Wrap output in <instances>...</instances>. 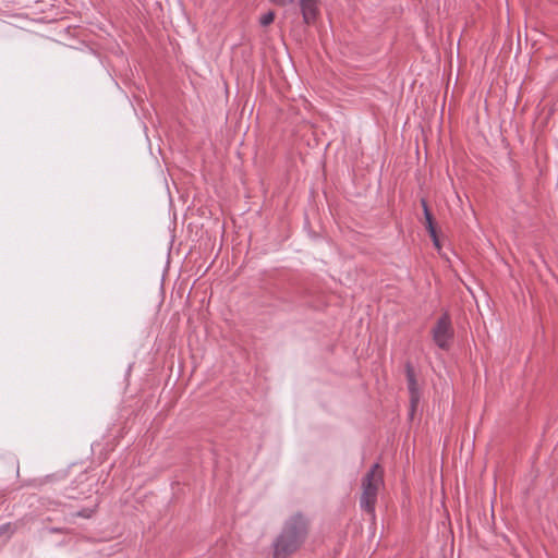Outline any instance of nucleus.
I'll return each mask as SVG.
<instances>
[{
    "mask_svg": "<svg viewBox=\"0 0 558 558\" xmlns=\"http://www.w3.org/2000/svg\"><path fill=\"white\" fill-rule=\"evenodd\" d=\"M308 535V520L301 513L289 518L272 542V558H290L304 544Z\"/></svg>",
    "mask_w": 558,
    "mask_h": 558,
    "instance_id": "obj_1",
    "label": "nucleus"
},
{
    "mask_svg": "<svg viewBox=\"0 0 558 558\" xmlns=\"http://www.w3.org/2000/svg\"><path fill=\"white\" fill-rule=\"evenodd\" d=\"M383 487L384 471L378 463H375L362 478V494L360 498L361 508L373 518L375 517L378 493Z\"/></svg>",
    "mask_w": 558,
    "mask_h": 558,
    "instance_id": "obj_2",
    "label": "nucleus"
},
{
    "mask_svg": "<svg viewBox=\"0 0 558 558\" xmlns=\"http://www.w3.org/2000/svg\"><path fill=\"white\" fill-rule=\"evenodd\" d=\"M433 339L434 342L439 347H448L450 345V340L453 336V330L451 327V320L448 314H442L436 322L433 330Z\"/></svg>",
    "mask_w": 558,
    "mask_h": 558,
    "instance_id": "obj_3",
    "label": "nucleus"
},
{
    "mask_svg": "<svg viewBox=\"0 0 558 558\" xmlns=\"http://www.w3.org/2000/svg\"><path fill=\"white\" fill-rule=\"evenodd\" d=\"M303 22L314 24L320 15V0H296Z\"/></svg>",
    "mask_w": 558,
    "mask_h": 558,
    "instance_id": "obj_4",
    "label": "nucleus"
},
{
    "mask_svg": "<svg viewBox=\"0 0 558 558\" xmlns=\"http://www.w3.org/2000/svg\"><path fill=\"white\" fill-rule=\"evenodd\" d=\"M405 373L408 379V388L410 392L411 409L413 413L420 401V389L417 386L414 368L410 363L405 365Z\"/></svg>",
    "mask_w": 558,
    "mask_h": 558,
    "instance_id": "obj_5",
    "label": "nucleus"
},
{
    "mask_svg": "<svg viewBox=\"0 0 558 558\" xmlns=\"http://www.w3.org/2000/svg\"><path fill=\"white\" fill-rule=\"evenodd\" d=\"M422 207H423V210H424L425 223H426V228L428 230V233L433 232V231H436V228H435L434 221H433V216H432V214H430V211L428 209L426 201H424V199H422Z\"/></svg>",
    "mask_w": 558,
    "mask_h": 558,
    "instance_id": "obj_6",
    "label": "nucleus"
},
{
    "mask_svg": "<svg viewBox=\"0 0 558 558\" xmlns=\"http://www.w3.org/2000/svg\"><path fill=\"white\" fill-rule=\"evenodd\" d=\"M274 20H275V12L269 11L266 14L260 16L259 23L263 26H268L269 24H271L274 22Z\"/></svg>",
    "mask_w": 558,
    "mask_h": 558,
    "instance_id": "obj_7",
    "label": "nucleus"
},
{
    "mask_svg": "<svg viewBox=\"0 0 558 558\" xmlns=\"http://www.w3.org/2000/svg\"><path fill=\"white\" fill-rule=\"evenodd\" d=\"M429 235L433 240V243L435 245V247L440 251L441 246H440V242H439V239H438V235H437V232L436 231H433V232H429Z\"/></svg>",
    "mask_w": 558,
    "mask_h": 558,
    "instance_id": "obj_8",
    "label": "nucleus"
},
{
    "mask_svg": "<svg viewBox=\"0 0 558 558\" xmlns=\"http://www.w3.org/2000/svg\"><path fill=\"white\" fill-rule=\"evenodd\" d=\"M94 513V510H90V509H85V510H82L80 512L76 513L77 517H83V518H90Z\"/></svg>",
    "mask_w": 558,
    "mask_h": 558,
    "instance_id": "obj_9",
    "label": "nucleus"
},
{
    "mask_svg": "<svg viewBox=\"0 0 558 558\" xmlns=\"http://www.w3.org/2000/svg\"><path fill=\"white\" fill-rule=\"evenodd\" d=\"M270 1L278 5H287L289 3L294 2V0H270Z\"/></svg>",
    "mask_w": 558,
    "mask_h": 558,
    "instance_id": "obj_10",
    "label": "nucleus"
},
{
    "mask_svg": "<svg viewBox=\"0 0 558 558\" xmlns=\"http://www.w3.org/2000/svg\"><path fill=\"white\" fill-rule=\"evenodd\" d=\"M9 526H10V524L2 525V526L0 527V533H2V531H4V530L9 529Z\"/></svg>",
    "mask_w": 558,
    "mask_h": 558,
    "instance_id": "obj_11",
    "label": "nucleus"
}]
</instances>
